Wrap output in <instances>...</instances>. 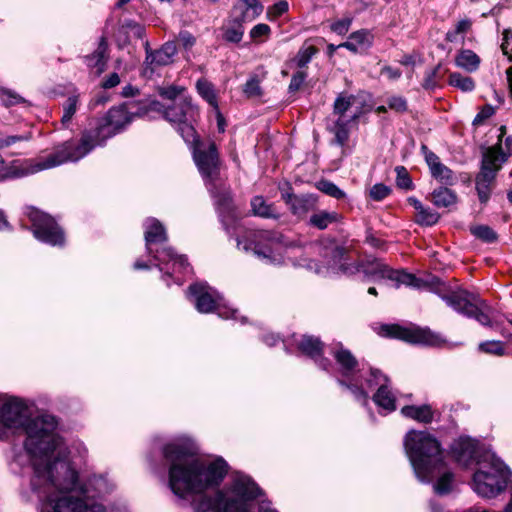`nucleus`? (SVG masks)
Wrapping results in <instances>:
<instances>
[{
  "label": "nucleus",
  "instance_id": "obj_1",
  "mask_svg": "<svg viewBox=\"0 0 512 512\" xmlns=\"http://www.w3.org/2000/svg\"><path fill=\"white\" fill-rule=\"evenodd\" d=\"M196 447L188 438H178L163 448L169 463V487L180 498H192L194 512H278L269 501L259 500L260 490L247 477L235 480L231 496L218 490L213 496L205 492L218 487L224 479L228 465L218 458L214 461L200 459Z\"/></svg>",
  "mask_w": 512,
  "mask_h": 512
},
{
  "label": "nucleus",
  "instance_id": "obj_2",
  "mask_svg": "<svg viewBox=\"0 0 512 512\" xmlns=\"http://www.w3.org/2000/svg\"><path fill=\"white\" fill-rule=\"evenodd\" d=\"M31 485L45 502L42 512H105L104 506L94 499L109 494L114 488L104 476H93L85 485H79L77 473L66 460L62 445L44 466L35 463Z\"/></svg>",
  "mask_w": 512,
  "mask_h": 512
},
{
  "label": "nucleus",
  "instance_id": "obj_3",
  "mask_svg": "<svg viewBox=\"0 0 512 512\" xmlns=\"http://www.w3.org/2000/svg\"><path fill=\"white\" fill-rule=\"evenodd\" d=\"M26 408L17 399L5 402L0 410V418L4 426L17 428L24 426L27 438L25 449L31 456L33 469L35 463L44 466L52 459L55 452L62 445L61 438L56 434L57 421L52 415H41L26 419Z\"/></svg>",
  "mask_w": 512,
  "mask_h": 512
},
{
  "label": "nucleus",
  "instance_id": "obj_4",
  "mask_svg": "<svg viewBox=\"0 0 512 512\" xmlns=\"http://www.w3.org/2000/svg\"><path fill=\"white\" fill-rule=\"evenodd\" d=\"M404 447L417 477L430 482L439 477L434 490L439 495L451 491L453 475L445 471L444 453L439 442L427 432L410 431L404 440Z\"/></svg>",
  "mask_w": 512,
  "mask_h": 512
},
{
  "label": "nucleus",
  "instance_id": "obj_5",
  "mask_svg": "<svg viewBox=\"0 0 512 512\" xmlns=\"http://www.w3.org/2000/svg\"><path fill=\"white\" fill-rule=\"evenodd\" d=\"M119 133L110 123L102 118L94 128L83 132L79 142L66 141L56 146L49 155L25 160L18 165L15 176H25L41 170L50 169L66 162H75L87 155L96 146L103 145L109 138Z\"/></svg>",
  "mask_w": 512,
  "mask_h": 512
},
{
  "label": "nucleus",
  "instance_id": "obj_6",
  "mask_svg": "<svg viewBox=\"0 0 512 512\" xmlns=\"http://www.w3.org/2000/svg\"><path fill=\"white\" fill-rule=\"evenodd\" d=\"M478 465L473 476V487L477 494L490 498L506 488L511 471L494 453L486 452Z\"/></svg>",
  "mask_w": 512,
  "mask_h": 512
},
{
  "label": "nucleus",
  "instance_id": "obj_7",
  "mask_svg": "<svg viewBox=\"0 0 512 512\" xmlns=\"http://www.w3.org/2000/svg\"><path fill=\"white\" fill-rule=\"evenodd\" d=\"M238 247L253 251L257 256L273 264H283L287 253V244L283 234L270 231H246L237 239Z\"/></svg>",
  "mask_w": 512,
  "mask_h": 512
},
{
  "label": "nucleus",
  "instance_id": "obj_8",
  "mask_svg": "<svg viewBox=\"0 0 512 512\" xmlns=\"http://www.w3.org/2000/svg\"><path fill=\"white\" fill-rule=\"evenodd\" d=\"M167 241V234L163 225L157 219H148L145 223V243L147 253L158 262V265L172 263L173 272L186 273L189 270L187 259L183 255H177L172 248L164 247L154 249V244H162Z\"/></svg>",
  "mask_w": 512,
  "mask_h": 512
},
{
  "label": "nucleus",
  "instance_id": "obj_9",
  "mask_svg": "<svg viewBox=\"0 0 512 512\" xmlns=\"http://www.w3.org/2000/svg\"><path fill=\"white\" fill-rule=\"evenodd\" d=\"M441 299L456 312L473 318L483 326L492 327L489 313L491 308L476 293L464 289L440 295Z\"/></svg>",
  "mask_w": 512,
  "mask_h": 512
},
{
  "label": "nucleus",
  "instance_id": "obj_10",
  "mask_svg": "<svg viewBox=\"0 0 512 512\" xmlns=\"http://www.w3.org/2000/svg\"><path fill=\"white\" fill-rule=\"evenodd\" d=\"M157 111L163 110V117L177 129L185 142H194L196 130L194 122L199 116V109L191 97H181L172 105L164 108L160 103Z\"/></svg>",
  "mask_w": 512,
  "mask_h": 512
},
{
  "label": "nucleus",
  "instance_id": "obj_11",
  "mask_svg": "<svg viewBox=\"0 0 512 512\" xmlns=\"http://www.w3.org/2000/svg\"><path fill=\"white\" fill-rule=\"evenodd\" d=\"M354 101V95L340 93L333 104L332 123L328 126V129L334 134V142L340 146H344L349 140V124L356 121L360 116L359 111L347 114Z\"/></svg>",
  "mask_w": 512,
  "mask_h": 512
},
{
  "label": "nucleus",
  "instance_id": "obj_12",
  "mask_svg": "<svg viewBox=\"0 0 512 512\" xmlns=\"http://www.w3.org/2000/svg\"><path fill=\"white\" fill-rule=\"evenodd\" d=\"M192 149L194 162L203 178L214 181L220 172L221 160L214 141H202L195 134L194 142H186Z\"/></svg>",
  "mask_w": 512,
  "mask_h": 512
},
{
  "label": "nucleus",
  "instance_id": "obj_13",
  "mask_svg": "<svg viewBox=\"0 0 512 512\" xmlns=\"http://www.w3.org/2000/svg\"><path fill=\"white\" fill-rule=\"evenodd\" d=\"M160 106V102L150 99L128 101L124 105L112 107L104 118L120 132L134 117L145 116L150 110H158Z\"/></svg>",
  "mask_w": 512,
  "mask_h": 512
},
{
  "label": "nucleus",
  "instance_id": "obj_14",
  "mask_svg": "<svg viewBox=\"0 0 512 512\" xmlns=\"http://www.w3.org/2000/svg\"><path fill=\"white\" fill-rule=\"evenodd\" d=\"M187 296L191 298L200 313L217 312L223 318L234 316V310H227L221 306L222 297L216 290L203 283L189 286Z\"/></svg>",
  "mask_w": 512,
  "mask_h": 512
},
{
  "label": "nucleus",
  "instance_id": "obj_15",
  "mask_svg": "<svg viewBox=\"0 0 512 512\" xmlns=\"http://www.w3.org/2000/svg\"><path fill=\"white\" fill-rule=\"evenodd\" d=\"M27 215L38 240L53 246L64 244V233L51 216L35 208H30Z\"/></svg>",
  "mask_w": 512,
  "mask_h": 512
},
{
  "label": "nucleus",
  "instance_id": "obj_16",
  "mask_svg": "<svg viewBox=\"0 0 512 512\" xmlns=\"http://www.w3.org/2000/svg\"><path fill=\"white\" fill-rule=\"evenodd\" d=\"M297 346L303 354L314 359L321 369L328 370L331 366L330 360L323 356L324 344L318 337L304 335Z\"/></svg>",
  "mask_w": 512,
  "mask_h": 512
},
{
  "label": "nucleus",
  "instance_id": "obj_17",
  "mask_svg": "<svg viewBox=\"0 0 512 512\" xmlns=\"http://www.w3.org/2000/svg\"><path fill=\"white\" fill-rule=\"evenodd\" d=\"M177 53V46L174 42H166L157 50H146L145 65L146 69L153 72L155 69L167 66L173 62Z\"/></svg>",
  "mask_w": 512,
  "mask_h": 512
},
{
  "label": "nucleus",
  "instance_id": "obj_18",
  "mask_svg": "<svg viewBox=\"0 0 512 512\" xmlns=\"http://www.w3.org/2000/svg\"><path fill=\"white\" fill-rule=\"evenodd\" d=\"M263 11V6L258 0H238L232 9L233 22H251Z\"/></svg>",
  "mask_w": 512,
  "mask_h": 512
},
{
  "label": "nucleus",
  "instance_id": "obj_19",
  "mask_svg": "<svg viewBox=\"0 0 512 512\" xmlns=\"http://www.w3.org/2000/svg\"><path fill=\"white\" fill-rule=\"evenodd\" d=\"M336 363L339 366L340 373L344 377H350L354 374L358 367V361L352 352L346 349L342 343H336L331 348Z\"/></svg>",
  "mask_w": 512,
  "mask_h": 512
},
{
  "label": "nucleus",
  "instance_id": "obj_20",
  "mask_svg": "<svg viewBox=\"0 0 512 512\" xmlns=\"http://www.w3.org/2000/svg\"><path fill=\"white\" fill-rule=\"evenodd\" d=\"M425 160L433 178L445 185H453L455 183L456 178L453 171L444 165L434 152H426Z\"/></svg>",
  "mask_w": 512,
  "mask_h": 512
},
{
  "label": "nucleus",
  "instance_id": "obj_21",
  "mask_svg": "<svg viewBox=\"0 0 512 512\" xmlns=\"http://www.w3.org/2000/svg\"><path fill=\"white\" fill-rule=\"evenodd\" d=\"M384 330L388 336L410 343H429L428 332L424 330H411L397 324L387 325Z\"/></svg>",
  "mask_w": 512,
  "mask_h": 512
},
{
  "label": "nucleus",
  "instance_id": "obj_22",
  "mask_svg": "<svg viewBox=\"0 0 512 512\" xmlns=\"http://www.w3.org/2000/svg\"><path fill=\"white\" fill-rule=\"evenodd\" d=\"M348 252L349 249L347 247L333 242L329 247L325 248L324 256L330 258L328 261L329 267L333 269L338 267L343 273H348L349 271L353 273L354 270L344 262Z\"/></svg>",
  "mask_w": 512,
  "mask_h": 512
},
{
  "label": "nucleus",
  "instance_id": "obj_23",
  "mask_svg": "<svg viewBox=\"0 0 512 512\" xmlns=\"http://www.w3.org/2000/svg\"><path fill=\"white\" fill-rule=\"evenodd\" d=\"M475 445L471 439L460 438L452 445V454L455 460L463 466H468L475 458Z\"/></svg>",
  "mask_w": 512,
  "mask_h": 512
},
{
  "label": "nucleus",
  "instance_id": "obj_24",
  "mask_svg": "<svg viewBox=\"0 0 512 512\" xmlns=\"http://www.w3.org/2000/svg\"><path fill=\"white\" fill-rule=\"evenodd\" d=\"M373 35L366 29H361L350 34L349 40L338 45L349 51L357 53L361 50L368 49L372 45Z\"/></svg>",
  "mask_w": 512,
  "mask_h": 512
},
{
  "label": "nucleus",
  "instance_id": "obj_25",
  "mask_svg": "<svg viewBox=\"0 0 512 512\" xmlns=\"http://www.w3.org/2000/svg\"><path fill=\"white\" fill-rule=\"evenodd\" d=\"M506 160V155L499 147L489 148L483 155L482 165L480 171L491 172L496 177L497 172L500 170L502 164Z\"/></svg>",
  "mask_w": 512,
  "mask_h": 512
},
{
  "label": "nucleus",
  "instance_id": "obj_26",
  "mask_svg": "<svg viewBox=\"0 0 512 512\" xmlns=\"http://www.w3.org/2000/svg\"><path fill=\"white\" fill-rule=\"evenodd\" d=\"M495 178L491 172L480 171L475 178V188L479 201L486 204L490 199L495 185Z\"/></svg>",
  "mask_w": 512,
  "mask_h": 512
},
{
  "label": "nucleus",
  "instance_id": "obj_27",
  "mask_svg": "<svg viewBox=\"0 0 512 512\" xmlns=\"http://www.w3.org/2000/svg\"><path fill=\"white\" fill-rule=\"evenodd\" d=\"M108 43L105 37H101L97 49L85 57L88 67L95 68L98 73H102L107 62Z\"/></svg>",
  "mask_w": 512,
  "mask_h": 512
},
{
  "label": "nucleus",
  "instance_id": "obj_28",
  "mask_svg": "<svg viewBox=\"0 0 512 512\" xmlns=\"http://www.w3.org/2000/svg\"><path fill=\"white\" fill-rule=\"evenodd\" d=\"M401 413L407 418H411L425 424L431 423L434 415L432 407L427 404L421 406H404L401 409Z\"/></svg>",
  "mask_w": 512,
  "mask_h": 512
},
{
  "label": "nucleus",
  "instance_id": "obj_29",
  "mask_svg": "<svg viewBox=\"0 0 512 512\" xmlns=\"http://www.w3.org/2000/svg\"><path fill=\"white\" fill-rule=\"evenodd\" d=\"M362 267L364 274L368 277H376L390 281L392 279L393 269L380 260L374 259L371 262L368 261L366 264H363Z\"/></svg>",
  "mask_w": 512,
  "mask_h": 512
},
{
  "label": "nucleus",
  "instance_id": "obj_30",
  "mask_svg": "<svg viewBox=\"0 0 512 512\" xmlns=\"http://www.w3.org/2000/svg\"><path fill=\"white\" fill-rule=\"evenodd\" d=\"M251 209L255 216L262 218H278L280 215L277 208L272 204H268L262 196L252 198Z\"/></svg>",
  "mask_w": 512,
  "mask_h": 512
},
{
  "label": "nucleus",
  "instance_id": "obj_31",
  "mask_svg": "<svg viewBox=\"0 0 512 512\" xmlns=\"http://www.w3.org/2000/svg\"><path fill=\"white\" fill-rule=\"evenodd\" d=\"M456 193L447 188L439 187L431 193V201L438 208H449L457 203Z\"/></svg>",
  "mask_w": 512,
  "mask_h": 512
},
{
  "label": "nucleus",
  "instance_id": "obj_32",
  "mask_svg": "<svg viewBox=\"0 0 512 512\" xmlns=\"http://www.w3.org/2000/svg\"><path fill=\"white\" fill-rule=\"evenodd\" d=\"M196 89L198 94L211 106L215 111H218V99L214 85L205 78H200L196 82Z\"/></svg>",
  "mask_w": 512,
  "mask_h": 512
},
{
  "label": "nucleus",
  "instance_id": "obj_33",
  "mask_svg": "<svg viewBox=\"0 0 512 512\" xmlns=\"http://www.w3.org/2000/svg\"><path fill=\"white\" fill-rule=\"evenodd\" d=\"M455 64L467 72H474L479 68L480 58L472 50H461L455 58Z\"/></svg>",
  "mask_w": 512,
  "mask_h": 512
},
{
  "label": "nucleus",
  "instance_id": "obj_34",
  "mask_svg": "<svg viewBox=\"0 0 512 512\" xmlns=\"http://www.w3.org/2000/svg\"><path fill=\"white\" fill-rule=\"evenodd\" d=\"M220 214L230 215L234 211L232 195L229 189L211 190Z\"/></svg>",
  "mask_w": 512,
  "mask_h": 512
},
{
  "label": "nucleus",
  "instance_id": "obj_35",
  "mask_svg": "<svg viewBox=\"0 0 512 512\" xmlns=\"http://www.w3.org/2000/svg\"><path fill=\"white\" fill-rule=\"evenodd\" d=\"M341 220V215L337 212H329L321 210L314 213L309 220V223L320 230L326 229L330 224L337 223Z\"/></svg>",
  "mask_w": 512,
  "mask_h": 512
},
{
  "label": "nucleus",
  "instance_id": "obj_36",
  "mask_svg": "<svg viewBox=\"0 0 512 512\" xmlns=\"http://www.w3.org/2000/svg\"><path fill=\"white\" fill-rule=\"evenodd\" d=\"M373 401L380 407L394 411L396 409L395 397L391 393L388 384H381L377 392L373 395Z\"/></svg>",
  "mask_w": 512,
  "mask_h": 512
},
{
  "label": "nucleus",
  "instance_id": "obj_37",
  "mask_svg": "<svg viewBox=\"0 0 512 512\" xmlns=\"http://www.w3.org/2000/svg\"><path fill=\"white\" fill-rule=\"evenodd\" d=\"M391 281L395 282L396 288L400 285H406L414 288H421L424 284L423 280L417 278L414 274L407 273L403 270H394Z\"/></svg>",
  "mask_w": 512,
  "mask_h": 512
},
{
  "label": "nucleus",
  "instance_id": "obj_38",
  "mask_svg": "<svg viewBox=\"0 0 512 512\" xmlns=\"http://www.w3.org/2000/svg\"><path fill=\"white\" fill-rule=\"evenodd\" d=\"M315 199L312 196L298 197L290 194V207L294 214L301 215L313 209Z\"/></svg>",
  "mask_w": 512,
  "mask_h": 512
},
{
  "label": "nucleus",
  "instance_id": "obj_39",
  "mask_svg": "<svg viewBox=\"0 0 512 512\" xmlns=\"http://www.w3.org/2000/svg\"><path fill=\"white\" fill-rule=\"evenodd\" d=\"M449 84L463 92H470L475 88V82L471 77L464 76L459 72H453L449 76Z\"/></svg>",
  "mask_w": 512,
  "mask_h": 512
},
{
  "label": "nucleus",
  "instance_id": "obj_40",
  "mask_svg": "<svg viewBox=\"0 0 512 512\" xmlns=\"http://www.w3.org/2000/svg\"><path fill=\"white\" fill-rule=\"evenodd\" d=\"M264 78V73L262 76H259L258 74H254L250 76V78L247 80V82L243 86V93L248 98H259L262 96L263 91L260 86V83L262 79Z\"/></svg>",
  "mask_w": 512,
  "mask_h": 512
},
{
  "label": "nucleus",
  "instance_id": "obj_41",
  "mask_svg": "<svg viewBox=\"0 0 512 512\" xmlns=\"http://www.w3.org/2000/svg\"><path fill=\"white\" fill-rule=\"evenodd\" d=\"M317 52L318 49L314 45L304 43L294 58L297 67L303 70Z\"/></svg>",
  "mask_w": 512,
  "mask_h": 512
},
{
  "label": "nucleus",
  "instance_id": "obj_42",
  "mask_svg": "<svg viewBox=\"0 0 512 512\" xmlns=\"http://www.w3.org/2000/svg\"><path fill=\"white\" fill-rule=\"evenodd\" d=\"M79 103V97L77 95H71L67 98L63 104V115L61 117V123L64 127H68L74 114L77 111Z\"/></svg>",
  "mask_w": 512,
  "mask_h": 512
},
{
  "label": "nucleus",
  "instance_id": "obj_43",
  "mask_svg": "<svg viewBox=\"0 0 512 512\" xmlns=\"http://www.w3.org/2000/svg\"><path fill=\"white\" fill-rule=\"evenodd\" d=\"M316 188L323 192L324 194L333 197L335 199H343L346 194L343 190H341L337 185L333 182L321 179L316 183Z\"/></svg>",
  "mask_w": 512,
  "mask_h": 512
},
{
  "label": "nucleus",
  "instance_id": "obj_44",
  "mask_svg": "<svg viewBox=\"0 0 512 512\" xmlns=\"http://www.w3.org/2000/svg\"><path fill=\"white\" fill-rule=\"evenodd\" d=\"M470 232L484 242L492 243L497 240L496 232L487 225H476L470 227Z\"/></svg>",
  "mask_w": 512,
  "mask_h": 512
},
{
  "label": "nucleus",
  "instance_id": "obj_45",
  "mask_svg": "<svg viewBox=\"0 0 512 512\" xmlns=\"http://www.w3.org/2000/svg\"><path fill=\"white\" fill-rule=\"evenodd\" d=\"M440 219V215L428 207H424L416 214L415 221L421 226L435 225Z\"/></svg>",
  "mask_w": 512,
  "mask_h": 512
},
{
  "label": "nucleus",
  "instance_id": "obj_46",
  "mask_svg": "<svg viewBox=\"0 0 512 512\" xmlns=\"http://www.w3.org/2000/svg\"><path fill=\"white\" fill-rule=\"evenodd\" d=\"M472 26V22L469 19H463L459 21L455 29L450 30L446 33L445 39L448 42H456L458 37L461 35L462 39L464 38V34L467 33Z\"/></svg>",
  "mask_w": 512,
  "mask_h": 512
},
{
  "label": "nucleus",
  "instance_id": "obj_47",
  "mask_svg": "<svg viewBox=\"0 0 512 512\" xmlns=\"http://www.w3.org/2000/svg\"><path fill=\"white\" fill-rule=\"evenodd\" d=\"M244 34V28L242 23H235L232 21V25L225 28L223 38L227 42L239 43L242 40Z\"/></svg>",
  "mask_w": 512,
  "mask_h": 512
},
{
  "label": "nucleus",
  "instance_id": "obj_48",
  "mask_svg": "<svg viewBox=\"0 0 512 512\" xmlns=\"http://www.w3.org/2000/svg\"><path fill=\"white\" fill-rule=\"evenodd\" d=\"M479 350L486 354L502 356L505 353L503 342L498 340L485 341L479 344Z\"/></svg>",
  "mask_w": 512,
  "mask_h": 512
},
{
  "label": "nucleus",
  "instance_id": "obj_49",
  "mask_svg": "<svg viewBox=\"0 0 512 512\" xmlns=\"http://www.w3.org/2000/svg\"><path fill=\"white\" fill-rule=\"evenodd\" d=\"M396 172V184L399 188L409 190L412 188L413 183L411 177L404 166H397L395 168Z\"/></svg>",
  "mask_w": 512,
  "mask_h": 512
},
{
  "label": "nucleus",
  "instance_id": "obj_50",
  "mask_svg": "<svg viewBox=\"0 0 512 512\" xmlns=\"http://www.w3.org/2000/svg\"><path fill=\"white\" fill-rule=\"evenodd\" d=\"M0 100L7 107L27 102L23 97L8 89H0Z\"/></svg>",
  "mask_w": 512,
  "mask_h": 512
},
{
  "label": "nucleus",
  "instance_id": "obj_51",
  "mask_svg": "<svg viewBox=\"0 0 512 512\" xmlns=\"http://www.w3.org/2000/svg\"><path fill=\"white\" fill-rule=\"evenodd\" d=\"M185 88L181 86L176 85H170L167 87H161L158 90L159 95L168 100H174L178 101L177 99L182 97V93L184 92Z\"/></svg>",
  "mask_w": 512,
  "mask_h": 512
},
{
  "label": "nucleus",
  "instance_id": "obj_52",
  "mask_svg": "<svg viewBox=\"0 0 512 512\" xmlns=\"http://www.w3.org/2000/svg\"><path fill=\"white\" fill-rule=\"evenodd\" d=\"M338 383L343 388L349 390L353 394V396L355 397L356 400L363 401L364 403L367 402L368 394L362 387H360L356 384L348 383L345 380H338Z\"/></svg>",
  "mask_w": 512,
  "mask_h": 512
},
{
  "label": "nucleus",
  "instance_id": "obj_53",
  "mask_svg": "<svg viewBox=\"0 0 512 512\" xmlns=\"http://www.w3.org/2000/svg\"><path fill=\"white\" fill-rule=\"evenodd\" d=\"M440 70V65L435 66L434 68L428 70L426 72L425 78L422 83V87L426 90H434L438 87V73Z\"/></svg>",
  "mask_w": 512,
  "mask_h": 512
},
{
  "label": "nucleus",
  "instance_id": "obj_54",
  "mask_svg": "<svg viewBox=\"0 0 512 512\" xmlns=\"http://www.w3.org/2000/svg\"><path fill=\"white\" fill-rule=\"evenodd\" d=\"M386 103L389 109L397 113H404L408 110L407 100L402 96H391Z\"/></svg>",
  "mask_w": 512,
  "mask_h": 512
},
{
  "label": "nucleus",
  "instance_id": "obj_55",
  "mask_svg": "<svg viewBox=\"0 0 512 512\" xmlns=\"http://www.w3.org/2000/svg\"><path fill=\"white\" fill-rule=\"evenodd\" d=\"M390 192L391 189L388 186L378 183L372 186L369 195L375 201H382L390 194Z\"/></svg>",
  "mask_w": 512,
  "mask_h": 512
},
{
  "label": "nucleus",
  "instance_id": "obj_56",
  "mask_svg": "<svg viewBox=\"0 0 512 512\" xmlns=\"http://www.w3.org/2000/svg\"><path fill=\"white\" fill-rule=\"evenodd\" d=\"M388 381V377L378 369H370V378L366 380L369 387L376 385L380 387L381 384H388Z\"/></svg>",
  "mask_w": 512,
  "mask_h": 512
},
{
  "label": "nucleus",
  "instance_id": "obj_57",
  "mask_svg": "<svg viewBox=\"0 0 512 512\" xmlns=\"http://www.w3.org/2000/svg\"><path fill=\"white\" fill-rule=\"evenodd\" d=\"M501 50L508 57V60L512 61V30L510 29H506L503 32Z\"/></svg>",
  "mask_w": 512,
  "mask_h": 512
},
{
  "label": "nucleus",
  "instance_id": "obj_58",
  "mask_svg": "<svg viewBox=\"0 0 512 512\" xmlns=\"http://www.w3.org/2000/svg\"><path fill=\"white\" fill-rule=\"evenodd\" d=\"M352 19L344 18L331 24L330 29L338 35H345L351 26Z\"/></svg>",
  "mask_w": 512,
  "mask_h": 512
},
{
  "label": "nucleus",
  "instance_id": "obj_59",
  "mask_svg": "<svg viewBox=\"0 0 512 512\" xmlns=\"http://www.w3.org/2000/svg\"><path fill=\"white\" fill-rule=\"evenodd\" d=\"M270 32V27L267 24H257L250 31V36L253 40L261 41L262 37H266Z\"/></svg>",
  "mask_w": 512,
  "mask_h": 512
},
{
  "label": "nucleus",
  "instance_id": "obj_60",
  "mask_svg": "<svg viewBox=\"0 0 512 512\" xmlns=\"http://www.w3.org/2000/svg\"><path fill=\"white\" fill-rule=\"evenodd\" d=\"M30 139V135H11L5 138H0V149L9 147L17 142L27 141Z\"/></svg>",
  "mask_w": 512,
  "mask_h": 512
},
{
  "label": "nucleus",
  "instance_id": "obj_61",
  "mask_svg": "<svg viewBox=\"0 0 512 512\" xmlns=\"http://www.w3.org/2000/svg\"><path fill=\"white\" fill-rule=\"evenodd\" d=\"M306 77L307 73L302 69H299V71L294 73L292 79L290 80V91L298 90L304 83Z\"/></svg>",
  "mask_w": 512,
  "mask_h": 512
},
{
  "label": "nucleus",
  "instance_id": "obj_62",
  "mask_svg": "<svg viewBox=\"0 0 512 512\" xmlns=\"http://www.w3.org/2000/svg\"><path fill=\"white\" fill-rule=\"evenodd\" d=\"M494 113L493 107L487 105L475 116L473 120L474 125L481 124L485 119L490 118Z\"/></svg>",
  "mask_w": 512,
  "mask_h": 512
},
{
  "label": "nucleus",
  "instance_id": "obj_63",
  "mask_svg": "<svg viewBox=\"0 0 512 512\" xmlns=\"http://www.w3.org/2000/svg\"><path fill=\"white\" fill-rule=\"evenodd\" d=\"M288 10V4L285 1H281L268 10V16L270 18L277 17Z\"/></svg>",
  "mask_w": 512,
  "mask_h": 512
},
{
  "label": "nucleus",
  "instance_id": "obj_64",
  "mask_svg": "<svg viewBox=\"0 0 512 512\" xmlns=\"http://www.w3.org/2000/svg\"><path fill=\"white\" fill-rule=\"evenodd\" d=\"M120 83V77L117 73H111L102 83V87L110 89L117 86Z\"/></svg>",
  "mask_w": 512,
  "mask_h": 512
}]
</instances>
